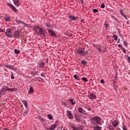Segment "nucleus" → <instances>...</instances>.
I'll return each instance as SVG.
<instances>
[{
    "label": "nucleus",
    "mask_w": 130,
    "mask_h": 130,
    "mask_svg": "<svg viewBox=\"0 0 130 130\" xmlns=\"http://www.w3.org/2000/svg\"><path fill=\"white\" fill-rule=\"evenodd\" d=\"M81 63L82 64H83V66H86V64H87V62L86 61H85V60L84 59H82L81 60Z\"/></svg>",
    "instance_id": "obj_33"
},
{
    "label": "nucleus",
    "mask_w": 130,
    "mask_h": 130,
    "mask_svg": "<svg viewBox=\"0 0 130 130\" xmlns=\"http://www.w3.org/2000/svg\"><path fill=\"white\" fill-rule=\"evenodd\" d=\"M61 103L63 105H64V106L67 107V103L63 102V101H61Z\"/></svg>",
    "instance_id": "obj_51"
},
{
    "label": "nucleus",
    "mask_w": 130,
    "mask_h": 130,
    "mask_svg": "<svg viewBox=\"0 0 130 130\" xmlns=\"http://www.w3.org/2000/svg\"><path fill=\"white\" fill-rule=\"evenodd\" d=\"M113 126H114V127H116L117 125L119 124V122L116 120H115L114 122L112 123Z\"/></svg>",
    "instance_id": "obj_21"
},
{
    "label": "nucleus",
    "mask_w": 130,
    "mask_h": 130,
    "mask_svg": "<svg viewBox=\"0 0 130 130\" xmlns=\"http://www.w3.org/2000/svg\"><path fill=\"white\" fill-rule=\"evenodd\" d=\"M72 128L73 130H78V126H72Z\"/></svg>",
    "instance_id": "obj_48"
},
{
    "label": "nucleus",
    "mask_w": 130,
    "mask_h": 130,
    "mask_svg": "<svg viewBox=\"0 0 130 130\" xmlns=\"http://www.w3.org/2000/svg\"><path fill=\"white\" fill-rule=\"evenodd\" d=\"M100 83H101V84H105V81H104V79H101L100 81Z\"/></svg>",
    "instance_id": "obj_49"
},
{
    "label": "nucleus",
    "mask_w": 130,
    "mask_h": 130,
    "mask_svg": "<svg viewBox=\"0 0 130 130\" xmlns=\"http://www.w3.org/2000/svg\"><path fill=\"white\" fill-rule=\"evenodd\" d=\"M14 52L16 54H19V53L21 52V51H20V50L15 49H14Z\"/></svg>",
    "instance_id": "obj_31"
},
{
    "label": "nucleus",
    "mask_w": 130,
    "mask_h": 130,
    "mask_svg": "<svg viewBox=\"0 0 130 130\" xmlns=\"http://www.w3.org/2000/svg\"><path fill=\"white\" fill-rule=\"evenodd\" d=\"M22 102L23 104L24 105L25 108H28V101L26 100H22Z\"/></svg>",
    "instance_id": "obj_24"
},
{
    "label": "nucleus",
    "mask_w": 130,
    "mask_h": 130,
    "mask_svg": "<svg viewBox=\"0 0 130 130\" xmlns=\"http://www.w3.org/2000/svg\"><path fill=\"white\" fill-rule=\"evenodd\" d=\"M69 22H73V21H77L78 20V17H76V16H73L72 15H70L69 16Z\"/></svg>",
    "instance_id": "obj_13"
},
{
    "label": "nucleus",
    "mask_w": 130,
    "mask_h": 130,
    "mask_svg": "<svg viewBox=\"0 0 130 130\" xmlns=\"http://www.w3.org/2000/svg\"><path fill=\"white\" fill-rule=\"evenodd\" d=\"M96 49L99 51L100 53H102V46L101 45H99L96 47Z\"/></svg>",
    "instance_id": "obj_23"
},
{
    "label": "nucleus",
    "mask_w": 130,
    "mask_h": 130,
    "mask_svg": "<svg viewBox=\"0 0 130 130\" xmlns=\"http://www.w3.org/2000/svg\"><path fill=\"white\" fill-rule=\"evenodd\" d=\"M126 25H129V22H128V21H126Z\"/></svg>",
    "instance_id": "obj_62"
},
{
    "label": "nucleus",
    "mask_w": 130,
    "mask_h": 130,
    "mask_svg": "<svg viewBox=\"0 0 130 130\" xmlns=\"http://www.w3.org/2000/svg\"><path fill=\"white\" fill-rule=\"evenodd\" d=\"M0 32H3V29H2V28L0 27Z\"/></svg>",
    "instance_id": "obj_63"
},
{
    "label": "nucleus",
    "mask_w": 130,
    "mask_h": 130,
    "mask_svg": "<svg viewBox=\"0 0 130 130\" xmlns=\"http://www.w3.org/2000/svg\"><path fill=\"white\" fill-rule=\"evenodd\" d=\"M12 31H13L12 28H7L5 35L6 37H8V38H13V37H14V35L13 34V32H12Z\"/></svg>",
    "instance_id": "obj_4"
},
{
    "label": "nucleus",
    "mask_w": 130,
    "mask_h": 130,
    "mask_svg": "<svg viewBox=\"0 0 130 130\" xmlns=\"http://www.w3.org/2000/svg\"><path fill=\"white\" fill-rule=\"evenodd\" d=\"M68 101L72 105H75L76 104V101L74 100V99H71L68 100Z\"/></svg>",
    "instance_id": "obj_22"
},
{
    "label": "nucleus",
    "mask_w": 130,
    "mask_h": 130,
    "mask_svg": "<svg viewBox=\"0 0 130 130\" xmlns=\"http://www.w3.org/2000/svg\"><path fill=\"white\" fill-rule=\"evenodd\" d=\"M112 18L113 20H115V21H116L117 22H118V23H119V21H118V19H117V18H115V16H113Z\"/></svg>",
    "instance_id": "obj_41"
},
{
    "label": "nucleus",
    "mask_w": 130,
    "mask_h": 130,
    "mask_svg": "<svg viewBox=\"0 0 130 130\" xmlns=\"http://www.w3.org/2000/svg\"><path fill=\"white\" fill-rule=\"evenodd\" d=\"M38 67L40 69H43L45 67V63L43 61H39L38 63Z\"/></svg>",
    "instance_id": "obj_9"
},
{
    "label": "nucleus",
    "mask_w": 130,
    "mask_h": 130,
    "mask_svg": "<svg viewBox=\"0 0 130 130\" xmlns=\"http://www.w3.org/2000/svg\"><path fill=\"white\" fill-rule=\"evenodd\" d=\"M104 26H105V28L106 29H108V26H109V24L108 23H107V21H105V23H104Z\"/></svg>",
    "instance_id": "obj_35"
},
{
    "label": "nucleus",
    "mask_w": 130,
    "mask_h": 130,
    "mask_svg": "<svg viewBox=\"0 0 130 130\" xmlns=\"http://www.w3.org/2000/svg\"><path fill=\"white\" fill-rule=\"evenodd\" d=\"M49 27H51V25L49 23H46L45 27L47 28V29H50Z\"/></svg>",
    "instance_id": "obj_34"
},
{
    "label": "nucleus",
    "mask_w": 130,
    "mask_h": 130,
    "mask_svg": "<svg viewBox=\"0 0 130 130\" xmlns=\"http://www.w3.org/2000/svg\"><path fill=\"white\" fill-rule=\"evenodd\" d=\"M34 93V88L32 86L29 87V90L28 91V93L30 94V95H32Z\"/></svg>",
    "instance_id": "obj_17"
},
{
    "label": "nucleus",
    "mask_w": 130,
    "mask_h": 130,
    "mask_svg": "<svg viewBox=\"0 0 130 130\" xmlns=\"http://www.w3.org/2000/svg\"><path fill=\"white\" fill-rule=\"evenodd\" d=\"M4 20L6 21V22H10L11 21V16L10 15L5 16Z\"/></svg>",
    "instance_id": "obj_18"
},
{
    "label": "nucleus",
    "mask_w": 130,
    "mask_h": 130,
    "mask_svg": "<svg viewBox=\"0 0 130 130\" xmlns=\"http://www.w3.org/2000/svg\"><path fill=\"white\" fill-rule=\"evenodd\" d=\"M101 128H102V127L99 126H96L93 127L94 130H101Z\"/></svg>",
    "instance_id": "obj_28"
},
{
    "label": "nucleus",
    "mask_w": 130,
    "mask_h": 130,
    "mask_svg": "<svg viewBox=\"0 0 130 130\" xmlns=\"http://www.w3.org/2000/svg\"><path fill=\"white\" fill-rule=\"evenodd\" d=\"M12 2H13V4L15 7L19 8L20 6V0H12Z\"/></svg>",
    "instance_id": "obj_14"
},
{
    "label": "nucleus",
    "mask_w": 130,
    "mask_h": 130,
    "mask_svg": "<svg viewBox=\"0 0 130 130\" xmlns=\"http://www.w3.org/2000/svg\"><path fill=\"white\" fill-rule=\"evenodd\" d=\"M118 46L119 48H120L121 49L123 48V47H122V45H121L120 44H119Z\"/></svg>",
    "instance_id": "obj_52"
},
{
    "label": "nucleus",
    "mask_w": 130,
    "mask_h": 130,
    "mask_svg": "<svg viewBox=\"0 0 130 130\" xmlns=\"http://www.w3.org/2000/svg\"><path fill=\"white\" fill-rule=\"evenodd\" d=\"M3 67H4L5 68H7V69H8L9 70H14V66H13L12 65H10L9 64H4L3 65Z\"/></svg>",
    "instance_id": "obj_16"
},
{
    "label": "nucleus",
    "mask_w": 130,
    "mask_h": 130,
    "mask_svg": "<svg viewBox=\"0 0 130 130\" xmlns=\"http://www.w3.org/2000/svg\"><path fill=\"white\" fill-rule=\"evenodd\" d=\"M5 90V88H2L1 90H0V98H2V96H4L5 94H6V92L4 91Z\"/></svg>",
    "instance_id": "obj_20"
},
{
    "label": "nucleus",
    "mask_w": 130,
    "mask_h": 130,
    "mask_svg": "<svg viewBox=\"0 0 130 130\" xmlns=\"http://www.w3.org/2000/svg\"><path fill=\"white\" fill-rule=\"evenodd\" d=\"M102 52H103V53H104L106 52V50H103L102 51Z\"/></svg>",
    "instance_id": "obj_58"
},
{
    "label": "nucleus",
    "mask_w": 130,
    "mask_h": 130,
    "mask_svg": "<svg viewBox=\"0 0 130 130\" xmlns=\"http://www.w3.org/2000/svg\"><path fill=\"white\" fill-rule=\"evenodd\" d=\"M127 57H128V58H127L128 61H130V57H129V56H127Z\"/></svg>",
    "instance_id": "obj_57"
},
{
    "label": "nucleus",
    "mask_w": 130,
    "mask_h": 130,
    "mask_svg": "<svg viewBox=\"0 0 130 130\" xmlns=\"http://www.w3.org/2000/svg\"><path fill=\"white\" fill-rule=\"evenodd\" d=\"M66 113L67 114V117L69 119H74V115L72 113V111L67 110Z\"/></svg>",
    "instance_id": "obj_5"
},
{
    "label": "nucleus",
    "mask_w": 130,
    "mask_h": 130,
    "mask_svg": "<svg viewBox=\"0 0 130 130\" xmlns=\"http://www.w3.org/2000/svg\"><path fill=\"white\" fill-rule=\"evenodd\" d=\"M114 40H115V41H116V40H117L118 37H117V36L116 35H114L113 34V36Z\"/></svg>",
    "instance_id": "obj_39"
},
{
    "label": "nucleus",
    "mask_w": 130,
    "mask_h": 130,
    "mask_svg": "<svg viewBox=\"0 0 130 130\" xmlns=\"http://www.w3.org/2000/svg\"><path fill=\"white\" fill-rule=\"evenodd\" d=\"M88 96V98L89 99H91V100L93 99H96V98H97L96 94H95V93H94L93 92L89 93Z\"/></svg>",
    "instance_id": "obj_10"
},
{
    "label": "nucleus",
    "mask_w": 130,
    "mask_h": 130,
    "mask_svg": "<svg viewBox=\"0 0 130 130\" xmlns=\"http://www.w3.org/2000/svg\"><path fill=\"white\" fill-rule=\"evenodd\" d=\"M41 77H43L44 78H45V76L44 75V74H43V73H42L41 74Z\"/></svg>",
    "instance_id": "obj_55"
},
{
    "label": "nucleus",
    "mask_w": 130,
    "mask_h": 130,
    "mask_svg": "<svg viewBox=\"0 0 130 130\" xmlns=\"http://www.w3.org/2000/svg\"><path fill=\"white\" fill-rule=\"evenodd\" d=\"M82 114H85V115H88L87 112H86V110H85L84 109L83 110V111L82 112Z\"/></svg>",
    "instance_id": "obj_46"
},
{
    "label": "nucleus",
    "mask_w": 130,
    "mask_h": 130,
    "mask_svg": "<svg viewBox=\"0 0 130 130\" xmlns=\"http://www.w3.org/2000/svg\"><path fill=\"white\" fill-rule=\"evenodd\" d=\"M101 8L102 9H104L105 8V4H104V3H102L101 5Z\"/></svg>",
    "instance_id": "obj_45"
},
{
    "label": "nucleus",
    "mask_w": 130,
    "mask_h": 130,
    "mask_svg": "<svg viewBox=\"0 0 130 130\" xmlns=\"http://www.w3.org/2000/svg\"><path fill=\"white\" fill-rule=\"evenodd\" d=\"M57 122L58 121H56L54 124L51 125V126L50 127V129H51V130L55 129V128L57 127L58 125V124H57Z\"/></svg>",
    "instance_id": "obj_15"
},
{
    "label": "nucleus",
    "mask_w": 130,
    "mask_h": 130,
    "mask_svg": "<svg viewBox=\"0 0 130 130\" xmlns=\"http://www.w3.org/2000/svg\"><path fill=\"white\" fill-rule=\"evenodd\" d=\"M16 22L17 24H21V25H24V27L28 26V24L25 23L24 21L20 20L19 19H16Z\"/></svg>",
    "instance_id": "obj_12"
},
{
    "label": "nucleus",
    "mask_w": 130,
    "mask_h": 130,
    "mask_svg": "<svg viewBox=\"0 0 130 130\" xmlns=\"http://www.w3.org/2000/svg\"><path fill=\"white\" fill-rule=\"evenodd\" d=\"M88 111H91V108H88L87 109Z\"/></svg>",
    "instance_id": "obj_59"
},
{
    "label": "nucleus",
    "mask_w": 130,
    "mask_h": 130,
    "mask_svg": "<svg viewBox=\"0 0 130 130\" xmlns=\"http://www.w3.org/2000/svg\"><path fill=\"white\" fill-rule=\"evenodd\" d=\"M49 59L48 58H46V63H47L49 61Z\"/></svg>",
    "instance_id": "obj_60"
},
{
    "label": "nucleus",
    "mask_w": 130,
    "mask_h": 130,
    "mask_svg": "<svg viewBox=\"0 0 130 130\" xmlns=\"http://www.w3.org/2000/svg\"><path fill=\"white\" fill-rule=\"evenodd\" d=\"M40 120H42V121H45V119L44 118H41Z\"/></svg>",
    "instance_id": "obj_53"
},
{
    "label": "nucleus",
    "mask_w": 130,
    "mask_h": 130,
    "mask_svg": "<svg viewBox=\"0 0 130 130\" xmlns=\"http://www.w3.org/2000/svg\"><path fill=\"white\" fill-rule=\"evenodd\" d=\"M13 37L16 39H19V37H20V32H19V30H16L14 31Z\"/></svg>",
    "instance_id": "obj_8"
},
{
    "label": "nucleus",
    "mask_w": 130,
    "mask_h": 130,
    "mask_svg": "<svg viewBox=\"0 0 130 130\" xmlns=\"http://www.w3.org/2000/svg\"><path fill=\"white\" fill-rule=\"evenodd\" d=\"M113 88L115 91L117 90V85H116L115 84H113Z\"/></svg>",
    "instance_id": "obj_42"
},
{
    "label": "nucleus",
    "mask_w": 130,
    "mask_h": 130,
    "mask_svg": "<svg viewBox=\"0 0 130 130\" xmlns=\"http://www.w3.org/2000/svg\"><path fill=\"white\" fill-rule=\"evenodd\" d=\"M73 77H74V79H75V80H77V81H80L81 80V79L80 78V77L77 76L76 74H75Z\"/></svg>",
    "instance_id": "obj_27"
},
{
    "label": "nucleus",
    "mask_w": 130,
    "mask_h": 130,
    "mask_svg": "<svg viewBox=\"0 0 130 130\" xmlns=\"http://www.w3.org/2000/svg\"><path fill=\"white\" fill-rule=\"evenodd\" d=\"M5 89H4L5 91L4 92H5L6 91H10V88H9L8 86H5V88H4Z\"/></svg>",
    "instance_id": "obj_37"
},
{
    "label": "nucleus",
    "mask_w": 130,
    "mask_h": 130,
    "mask_svg": "<svg viewBox=\"0 0 130 130\" xmlns=\"http://www.w3.org/2000/svg\"><path fill=\"white\" fill-rule=\"evenodd\" d=\"M25 111L23 113V116H26L27 114L29 113V109L28 108H26Z\"/></svg>",
    "instance_id": "obj_26"
},
{
    "label": "nucleus",
    "mask_w": 130,
    "mask_h": 130,
    "mask_svg": "<svg viewBox=\"0 0 130 130\" xmlns=\"http://www.w3.org/2000/svg\"><path fill=\"white\" fill-rule=\"evenodd\" d=\"M121 50H122L123 53H126V50H125V48H124L123 47V48L121 49Z\"/></svg>",
    "instance_id": "obj_47"
},
{
    "label": "nucleus",
    "mask_w": 130,
    "mask_h": 130,
    "mask_svg": "<svg viewBox=\"0 0 130 130\" xmlns=\"http://www.w3.org/2000/svg\"><path fill=\"white\" fill-rule=\"evenodd\" d=\"M39 72L38 71H32L31 73V75L32 77H35V76H39Z\"/></svg>",
    "instance_id": "obj_19"
},
{
    "label": "nucleus",
    "mask_w": 130,
    "mask_h": 130,
    "mask_svg": "<svg viewBox=\"0 0 130 130\" xmlns=\"http://www.w3.org/2000/svg\"><path fill=\"white\" fill-rule=\"evenodd\" d=\"M48 32L50 34V35L51 36H52V37H55V38H56V37H57V36L56 35V34H55V32L53 30L48 29Z\"/></svg>",
    "instance_id": "obj_7"
},
{
    "label": "nucleus",
    "mask_w": 130,
    "mask_h": 130,
    "mask_svg": "<svg viewBox=\"0 0 130 130\" xmlns=\"http://www.w3.org/2000/svg\"><path fill=\"white\" fill-rule=\"evenodd\" d=\"M47 117L48 118H49V119H50L51 120H52V119H53V117L50 114L47 115Z\"/></svg>",
    "instance_id": "obj_32"
},
{
    "label": "nucleus",
    "mask_w": 130,
    "mask_h": 130,
    "mask_svg": "<svg viewBox=\"0 0 130 130\" xmlns=\"http://www.w3.org/2000/svg\"><path fill=\"white\" fill-rule=\"evenodd\" d=\"M74 116L75 119L78 121V122H81L82 121V118H81V116L74 113Z\"/></svg>",
    "instance_id": "obj_11"
},
{
    "label": "nucleus",
    "mask_w": 130,
    "mask_h": 130,
    "mask_svg": "<svg viewBox=\"0 0 130 130\" xmlns=\"http://www.w3.org/2000/svg\"><path fill=\"white\" fill-rule=\"evenodd\" d=\"M84 21H85V20H84L83 19H81L80 21V22H84Z\"/></svg>",
    "instance_id": "obj_61"
},
{
    "label": "nucleus",
    "mask_w": 130,
    "mask_h": 130,
    "mask_svg": "<svg viewBox=\"0 0 130 130\" xmlns=\"http://www.w3.org/2000/svg\"><path fill=\"white\" fill-rule=\"evenodd\" d=\"M82 81H83V82H88V79H87L86 77H82Z\"/></svg>",
    "instance_id": "obj_38"
},
{
    "label": "nucleus",
    "mask_w": 130,
    "mask_h": 130,
    "mask_svg": "<svg viewBox=\"0 0 130 130\" xmlns=\"http://www.w3.org/2000/svg\"><path fill=\"white\" fill-rule=\"evenodd\" d=\"M114 81H117L118 80V73L117 72H116L115 75V78L114 79Z\"/></svg>",
    "instance_id": "obj_29"
},
{
    "label": "nucleus",
    "mask_w": 130,
    "mask_h": 130,
    "mask_svg": "<svg viewBox=\"0 0 130 130\" xmlns=\"http://www.w3.org/2000/svg\"><path fill=\"white\" fill-rule=\"evenodd\" d=\"M34 30H35L36 32V34H38L39 36H42V37H45L46 35H45V32L42 29V28L39 27L38 25H35L34 27Z\"/></svg>",
    "instance_id": "obj_1"
},
{
    "label": "nucleus",
    "mask_w": 130,
    "mask_h": 130,
    "mask_svg": "<svg viewBox=\"0 0 130 130\" xmlns=\"http://www.w3.org/2000/svg\"><path fill=\"white\" fill-rule=\"evenodd\" d=\"M123 45L126 47H127V43L125 41L123 42Z\"/></svg>",
    "instance_id": "obj_50"
},
{
    "label": "nucleus",
    "mask_w": 130,
    "mask_h": 130,
    "mask_svg": "<svg viewBox=\"0 0 130 130\" xmlns=\"http://www.w3.org/2000/svg\"><path fill=\"white\" fill-rule=\"evenodd\" d=\"M11 80H15V76H14L13 72H11Z\"/></svg>",
    "instance_id": "obj_36"
},
{
    "label": "nucleus",
    "mask_w": 130,
    "mask_h": 130,
    "mask_svg": "<svg viewBox=\"0 0 130 130\" xmlns=\"http://www.w3.org/2000/svg\"><path fill=\"white\" fill-rule=\"evenodd\" d=\"M78 112H79V113H83V111H84V109H83V108L82 107H79L78 109Z\"/></svg>",
    "instance_id": "obj_30"
},
{
    "label": "nucleus",
    "mask_w": 130,
    "mask_h": 130,
    "mask_svg": "<svg viewBox=\"0 0 130 130\" xmlns=\"http://www.w3.org/2000/svg\"><path fill=\"white\" fill-rule=\"evenodd\" d=\"M117 43H120V39H118L117 41Z\"/></svg>",
    "instance_id": "obj_54"
},
{
    "label": "nucleus",
    "mask_w": 130,
    "mask_h": 130,
    "mask_svg": "<svg viewBox=\"0 0 130 130\" xmlns=\"http://www.w3.org/2000/svg\"><path fill=\"white\" fill-rule=\"evenodd\" d=\"M7 5L10 9H11L12 11H13V12H15V13H18V10H17V8H16V7H15L13 4L7 3Z\"/></svg>",
    "instance_id": "obj_6"
},
{
    "label": "nucleus",
    "mask_w": 130,
    "mask_h": 130,
    "mask_svg": "<svg viewBox=\"0 0 130 130\" xmlns=\"http://www.w3.org/2000/svg\"><path fill=\"white\" fill-rule=\"evenodd\" d=\"M18 90V89L17 88H10V90L11 92H14V91H17Z\"/></svg>",
    "instance_id": "obj_40"
},
{
    "label": "nucleus",
    "mask_w": 130,
    "mask_h": 130,
    "mask_svg": "<svg viewBox=\"0 0 130 130\" xmlns=\"http://www.w3.org/2000/svg\"><path fill=\"white\" fill-rule=\"evenodd\" d=\"M47 130H52V129H50V127H49V128H47Z\"/></svg>",
    "instance_id": "obj_64"
},
{
    "label": "nucleus",
    "mask_w": 130,
    "mask_h": 130,
    "mask_svg": "<svg viewBox=\"0 0 130 130\" xmlns=\"http://www.w3.org/2000/svg\"><path fill=\"white\" fill-rule=\"evenodd\" d=\"M77 129L78 130H83V126L79 125L77 126Z\"/></svg>",
    "instance_id": "obj_43"
},
{
    "label": "nucleus",
    "mask_w": 130,
    "mask_h": 130,
    "mask_svg": "<svg viewBox=\"0 0 130 130\" xmlns=\"http://www.w3.org/2000/svg\"><path fill=\"white\" fill-rule=\"evenodd\" d=\"M77 53L80 55V56H85L87 57L89 55V52L85 51V48H79L77 50Z\"/></svg>",
    "instance_id": "obj_3"
},
{
    "label": "nucleus",
    "mask_w": 130,
    "mask_h": 130,
    "mask_svg": "<svg viewBox=\"0 0 130 130\" xmlns=\"http://www.w3.org/2000/svg\"><path fill=\"white\" fill-rule=\"evenodd\" d=\"M101 118L98 116L93 117L90 119V123L91 125H99L101 124Z\"/></svg>",
    "instance_id": "obj_2"
},
{
    "label": "nucleus",
    "mask_w": 130,
    "mask_h": 130,
    "mask_svg": "<svg viewBox=\"0 0 130 130\" xmlns=\"http://www.w3.org/2000/svg\"><path fill=\"white\" fill-rule=\"evenodd\" d=\"M119 12H120V15H121V16L122 17H123L124 18L126 17V15L124 14V13H123V10H122V9H120Z\"/></svg>",
    "instance_id": "obj_25"
},
{
    "label": "nucleus",
    "mask_w": 130,
    "mask_h": 130,
    "mask_svg": "<svg viewBox=\"0 0 130 130\" xmlns=\"http://www.w3.org/2000/svg\"><path fill=\"white\" fill-rule=\"evenodd\" d=\"M92 12L93 13H98V12H99V10H98V9H93L92 10Z\"/></svg>",
    "instance_id": "obj_44"
},
{
    "label": "nucleus",
    "mask_w": 130,
    "mask_h": 130,
    "mask_svg": "<svg viewBox=\"0 0 130 130\" xmlns=\"http://www.w3.org/2000/svg\"><path fill=\"white\" fill-rule=\"evenodd\" d=\"M81 2V4L83 5L84 4V0H80Z\"/></svg>",
    "instance_id": "obj_56"
}]
</instances>
